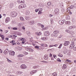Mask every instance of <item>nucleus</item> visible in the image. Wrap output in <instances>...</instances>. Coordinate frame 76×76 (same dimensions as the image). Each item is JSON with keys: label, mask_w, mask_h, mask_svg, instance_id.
<instances>
[{"label": "nucleus", "mask_w": 76, "mask_h": 76, "mask_svg": "<svg viewBox=\"0 0 76 76\" xmlns=\"http://www.w3.org/2000/svg\"><path fill=\"white\" fill-rule=\"evenodd\" d=\"M20 19L22 21H24V20H25V19H24V18H23L22 17H20Z\"/></svg>", "instance_id": "393cba45"}, {"label": "nucleus", "mask_w": 76, "mask_h": 76, "mask_svg": "<svg viewBox=\"0 0 76 76\" xmlns=\"http://www.w3.org/2000/svg\"><path fill=\"white\" fill-rule=\"evenodd\" d=\"M34 47L35 48H37V49L39 48V47L37 46H35Z\"/></svg>", "instance_id": "8fccbe9b"}, {"label": "nucleus", "mask_w": 76, "mask_h": 76, "mask_svg": "<svg viewBox=\"0 0 76 76\" xmlns=\"http://www.w3.org/2000/svg\"><path fill=\"white\" fill-rule=\"evenodd\" d=\"M41 12V11H39V12L38 14H41V13H42V12Z\"/></svg>", "instance_id": "052dcab7"}, {"label": "nucleus", "mask_w": 76, "mask_h": 76, "mask_svg": "<svg viewBox=\"0 0 76 76\" xmlns=\"http://www.w3.org/2000/svg\"><path fill=\"white\" fill-rule=\"evenodd\" d=\"M5 39L6 41H8V40H9V38L7 37L5 38Z\"/></svg>", "instance_id": "5fc2aeb1"}, {"label": "nucleus", "mask_w": 76, "mask_h": 76, "mask_svg": "<svg viewBox=\"0 0 76 76\" xmlns=\"http://www.w3.org/2000/svg\"><path fill=\"white\" fill-rule=\"evenodd\" d=\"M58 12H59V10L58 9L56 8L55 10L54 13L55 15H58Z\"/></svg>", "instance_id": "423d86ee"}, {"label": "nucleus", "mask_w": 76, "mask_h": 76, "mask_svg": "<svg viewBox=\"0 0 76 76\" xmlns=\"http://www.w3.org/2000/svg\"><path fill=\"white\" fill-rule=\"evenodd\" d=\"M65 32H67L68 33H69V34H71V35H73L74 34V32L73 31H70L69 30H66L65 31Z\"/></svg>", "instance_id": "20e7f679"}, {"label": "nucleus", "mask_w": 76, "mask_h": 76, "mask_svg": "<svg viewBox=\"0 0 76 76\" xmlns=\"http://www.w3.org/2000/svg\"><path fill=\"white\" fill-rule=\"evenodd\" d=\"M29 48H25V50L27 51H29Z\"/></svg>", "instance_id": "a18cd8bd"}, {"label": "nucleus", "mask_w": 76, "mask_h": 76, "mask_svg": "<svg viewBox=\"0 0 76 76\" xmlns=\"http://www.w3.org/2000/svg\"><path fill=\"white\" fill-rule=\"evenodd\" d=\"M38 10H39V11H42V8H38Z\"/></svg>", "instance_id": "4c0bfd02"}, {"label": "nucleus", "mask_w": 76, "mask_h": 76, "mask_svg": "<svg viewBox=\"0 0 76 76\" xmlns=\"http://www.w3.org/2000/svg\"><path fill=\"white\" fill-rule=\"evenodd\" d=\"M21 25H22V23H20L19 24V26H21Z\"/></svg>", "instance_id": "338daca9"}, {"label": "nucleus", "mask_w": 76, "mask_h": 76, "mask_svg": "<svg viewBox=\"0 0 76 76\" xmlns=\"http://www.w3.org/2000/svg\"><path fill=\"white\" fill-rule=\"evenodd\" d=\"M42 25V24H41L40 23H38V26H41Z\"/></svg>", "instance_id": "603ef678"}, {"label": "nucleus", "mask_w": 76, "mask_h": 76, "mask_svg": "<svg viewBox=\"0 0 76 76\" xmlns=\"http://www.w3.org/2000/svg\"><path fill=\"white\" fill-rule=\"evenodd\" d=\"M17 44H18V45H20V43H19V41H17Z\"/></svg>", "instance_id": "de8ad7c7"}, {"label": "nucleus", "mask_w": 76, "mask_h": 76, "mask_svg": "<svg viewBox=\"0 0 76 76\" xmlns=\"http://www.w3.org/2000/svg\"><path fill=\"white\" fill-rule=\"evenodd\" d=\"M54 34H58L59 33V31L56 30L54 31Z\"/></svg>", "instance_id": "b1692460"}, {"label": "nucleus", "mask_w": 76, "mask_h": 76, "mask_svg": "<svg viewBox=\"0 0 76 76\" xmlns=\"http://www.w3.org/2000/svg\"><path fill=\"white\" fill-rule=\"evenodd\" d=\"M58 56H59V57H63V55L61 53H59L58 55Z\"/></svg>", "instance_id": "c9c22d12"}, {"label": "nucleus", "mask_w": 76, "mask_h": 76, "mask_svg": "<svg viewBox=\"0 0 76 76\" xmlns=\"http://www.w3.org/2000/svg\"><path fill=\"white\" fill-rule=\"evenodd\" d=\"M12 17H16V16H17L18 15V13H17V12L14 11L13 12H11L10 13Z\"/></svg>", "instance_id": "f257e3e1"}, {"label": "nucleus", "mask_w": 76, "mask_h": 76, "mask_svg": "<svg viewBox=\"0 0 76 76\" xmlns=\"http://www.w3.org/2000/svg\"><path fill=\"white\" fill-rule=\"evenodd\" d=\"M10 43H12V45H14L15 44H16V43L15 42V40H12L11 42H10Z\"/></svg>", "instance_id": "4468645a"}, {"label": "nucleus", "mask_w": 76, "mask_h": 76, "mask_svg": "<svg viewBox=\"0 0 76 76\" xmlns=\"http://www.w3.org/2000/svg\"><path fill=\"white\" fill-rule=\"evenodd\" d=\"M70 7L71 9H73V8H74V6H73V5H72Z\"/></svg>", "instance_id": "37998d69"}, {"label": "nucleus", "mask_w": 76, "mask_h": 76, "mask_svg": "<svg viewBox=\"0 0 76 76\" xmlns=\"http://www.w3.org/2000/svg\"><path fill=\"white\" fill-rule=\"evenodd\" d=\"M58 22L60 25H63L64 23V21L63 20H59Z\"/></svg>", "instance_id": "ddd939ff"}, {"label": "nucleus", "mask_w": 76, "mask_h": 76, "mask_svg": "<svg viewBox=\"0 0 76 76\" xmlns=\"http://www.w3.org/2000/svg\"><path fill=\"white\" fill-rule=\"evenodd\" d=\"M24 54L25 55H27V54H28V53L24 51Z\"/></svg>", "instance_id": "a19ab883"}, {"label": "nucleus", "mask_w": 76, "mask_h": 76, "mask_svg": "<svg viewBox=\"0 0 76 76\" xmlns=\"http://www.w3.org/2000/svg\"><path fill=\"white\" fill-rule=\"evenodd\" d=\"M49 35H50V33H49L48 31H45L44 33V35L45 36H48Z\"/></svg>", "instance_id": "9d476101"}, {"label": "nucleus", "mask_w": 76, "mask_h": 76, "mask_svg": "<svg viewBox=\"0 0 76 76\" xmlns=\"http://www.w3.org/2000/svg\"><path fill=\"white\" fill-rule=\"evenodd\" d=\"M35 34H36V35H37V36H39L41 35V34H42V33H41V32H39V33H38V32H36L35 33Z\"/></svg>", "instance_id": "f3484780"}, {"label": "nucleus", "mask_w": 76, "mask_h": 76, "mask_svg": "<svg viewBox=\"0 0 76 76\" xmlns=\"http://www.w3.org/2000/svg\"><path fill=\"white\" fill-rule=\"evenodd\" d=\"M70 22L69 21H66L65 22V24L66 25H69L70 23Z\"/></svg>", "instance_id": "cd10ccee"}, {"label": "nucleus", "mask_w": 76, "mask_h": 76, "mask_svg": "<svg viewBox=\"0 0 76 76\" xmlns=\"http://www.w3.org/2000/svg\"><path fill=\"white\" fill-rule=\"evenodd\" d=\"M67 68V66H66V65L64 64L62 66L63 69H66Z\"/></svg>", "instance_id": "4be33fe9"}, {"label": "nucleus", "mask_w": 76, "mask_h": 76, "mask_svg": "<svg viewBox=\"0 0 76 76\" xmlns=\"http://www.w3.org/2000/svg\"><path fill=\"white\" fill-rule=\"evenodd\" d=\"M8 76H14V75H10V74H8Z\"/></svg>", "instance_id": "774afa93"}, {"label": "nucleus", "mask_w": 76, "mask_h": 76, "mask_svg": "<svg viewBox=\"0 0 76 76\" xmlns=\"http://www.w3.org/2000/svg\"><path fill=\"white\" fill-rule=\"evenodd\" d=\"M16 73L17 74H19V75H20V74L23 73V72H22L19 71H17Z\"/></svg>", "instance_id": "a878e982"}, {"label": "nucleus", "mask_w": 76, "mask_h": 76, "mask_svg": "<svg viewBox=\"0 0 76 76\" xmlns=\"http://www.w3.org/2000/svg\"><path fill=\"white\" fill-rule=\"evenodd\" d=\"M26 33L28 36H30V34H31V33H30V32L29 31H28Z\"/></svg>", "instance_id": "7c9ffc66"}, {"label": "nucleus", "mask_w": 76, "mask_h": 76, "mask_svg": "<svg viewBox=\"0 0 76 76\" xmlns=\"http://www.w3.org/2000/svg\"><path fill=\"white\" fill-rule=\"evenodd\" d=\"M25 7H26V4H21L19 6L18 9H23V8H25Z\"/></svg>", "instance_id": "f03ea898"}, {"label": "nucleus", "mask_w": 76, "mask_h": 76, "mask_svg": "<svg viewBox=\"0 0 76 76\" xmlns=\"http://www.w3.org/2000/svg\"><path fill=\"white\" fill-rule=\"evenodd\" d=\"M18 3H24V0H18Z\"/></svg>", "instance_id": "2eb2a0df"}, {"label": "nucleus", "mask_w": 76, "mask_h": 76, "mask_svg": "<svg viewBox=\"0 0 76 76\" xmlns=\"http://www.w3.org/2000/svg\"><path fill=\"white\" fill-rule=\"evenodd\" d=\"M26 15H28L29 14V12L28 11H27L26 12Z\"/></svg>", "instance_id": "c85d7f7f"}, {"label": "nucleus", "mask_w": 76, "mask_h": 76, "mask_svg": "<svg viewBox=\"0 0 76 76\" xmlns=\"http://www.w3.org/2000/svg\"><path fill=\"white\" fill-rule=\"evenodd\" d=\"M28 51H29V52H33L34 51V50L32 49L29 48Z\"/></svg>", "instance_id": "bb28decb"}, {"label": "nucleus", "mask_w": 76, "mask_h": 76, "mask_svg": "<svg viewBox=\"0 0 76 76\" xmlns=\"http://www.w3.org/2000/svg\"><path fill=\"white\" fill-rule=\"evenodd\" d=\"M20 67L22 69H25L27 68V66H26L25 64H24L21 65L20 66Z\"/></svg>", "instance_id": "39448f33"}, {"label": "nucleus", "mask_w": 76, "mask_h": 76, "mask_svg": "<svg viewBox=\"0 0 76 76\" xmlns=\"http://www.w3.org/2000/svg\"><path fill=\"white\" fill-rule=\"evenodd\" d=\"M57 61H59V62H61V60L59 58H58L57 59Z\"/></svg>", "instance_id": "e433bc0d"}, {"label": "nucleus", "mask_w": 76, "mask_h": 76, "mask_svg": "<svg viewBox=\"0 0 76 76\" xmlns=\"http://www.w3.org/2000/svg\"><path fill=\"white\" fill-rule=\"evenodd\" d=\"M37 72V70H34L32 72H31L30 74H31V75H33V74H34V73H36Z\"/></svg>", "instance_id": "a211bd4d"}, {"label": "nucleus", "mask_w": 76, "mask_h": 76, "mask_svg": "<svg viewBox=\"0 0 76 76\" xmlns=\"http://www.w3.org/2000/svg\"><path fill=\"white\" fill-rule=\"evenodd\" d=\"M70 10V8L69 7L67 8V10H67V11H68V10H69V12Z\"/></svg>", "instance_id": "3c124183"}, {"label": "nucleus", "mask_w": 76, "mask_h": 76, "mask_svg": "<svg viewBox=\"0 0 76 76\" xmlns=\"http://www.w3.org/2000/svg\"><path fill=\"white\" fill-rule=\"evenodd\" d=\"M40 45H41V46H42L43 47H48V45H47L45 43L41 44Z\"/></svg>", "instance_id": "dca6fc26"}, {"label": "nucleus", "mask_w": 76, "mask_h": 76, "mask_svg": "<svg viewBox=\"0 0 76 76\" xmlns=\"http://www.w3.org/2000/svg\"><path fill=\"white\" fill-rule=\"evenodd\" d=\"M52 54L50 53V57H52Z\"/></svg>", "instance_id": "69168bd1"}, {"label": "nucleus", "mask_w": 76, "mask_h": 76, "mask_svg": "<svg viewBox=\"0 0 76 76\" xmlns=\"http://www.w3.org/2000/svg\"><path fill=\"white\" fill-rule=\"evenodd\" d=\"M66 19H70V16L69 15H66Z\"/></svg>", "instance_id": "c756f323"}, {"label": "nucleus", "mask_w": 76, "mask_h": 76, "mask_svg": "<svg viewBox=\"0 0 76 76\" xmlns=\"http://www.w3.org/2000/svg\"><path fill=\"white\" fill-rule=\"evenodd\" d=\"M7 61H8V62L9 63H11V62H12V61L9 60L8 58L7 59Z\"/></svg>", "instance_id": "58836bf2"}, {"label": "nucleus", "mask_w": 76, "mask_h": 76, "mask_svg": "<svg viewBox=\"0 0 76 76\" xmlns=\"http://www.w3.org/2000/svg\"><path fill=\"white\" fill-rule=\"evenodd\" d=\"M41 62H42V63H47V61H41Z\"/></svg>", "instance_id": "0e129e2a"}, {"label": "nucleus", "mask_w": 76, "mask_h": 76, "mask_svg": "<svg viewBox=\"0 0 76 76\" xmlns=\"http://www.w3.org/2000/svg\"><path fill=\"white\" fill-rule=\"evenodd\" d=\"M0 37L2 38V40H3V39H4V35H1L0 36Z\"/></svg>", "instance_id": "2f4dec72"}, {"label": "nucleus", "mask_w": 76, "mask_h": 76, "mask_svg": "<svg viewBox=\"0 0 76 76\" xmlns=\"http://www.w3.org/2000/svg\"><path fill=\"white\" fill-rule=\"evenodd\" d=\"M20 40L21 41H24V40H25V39L24 38H21Z\"/></svg>", "instance_id": "4d7b16f0"}, {"label": "nucleus", "mask_w": 76, "mask_h": 76, "mask_svg": "<svg viewBox=\"0 0 76 76\" xmlns=\"http://www.w3.org/2000/svg\"><path fill=\"white\" fill-rule=\"evenodd\" d=\"M48 56L47 55H45L44 56V58L45 60H47V59H48Z\"/></svg>", "instance_id": "aec40b11"}, {"label": "nucleus", "mask_w": 76, "mask_h": 76, "mask_svg": "<svg viewBox=\"0 0 76 76\" xmlns=\"http://www.w3.org/2000/svg\"><path fill=\"white\" fill-rule=\"evenodd\" d=\"M53 57L54 58H57V56L56 55H54L53 56Z\"/></svg>", "instance_id": "79ce46f5"}, {"label": "nucleus", "mask_w": 76, "mask_h": 76, "mask_svg": "<svg viewBox=\"0 0 76 76\" xmlns=\"http://www.w3.org/2000/svg\"><path fill=\"white\" fill-rule=\"evenodd\" d=\"M75 28V26H70L68 28V29H70V30H71V29H72L73 28Z\"/></svg>", "instance_id": "6ab92c4d"}, {"label": "nucleus", "mask_w": 76, "mask_h": 76, "mask_svg": "<svg viewBox=\"0 0 76 76\" xmlns=\"http://www.w3.org/2000/svg\"><path fill=\"white\" fill-rule=\"evenodd\" d=\"M33 68L34 69H37V67L36 66H35L33 67Z\"/></svg>", "instance_id": "e2e57ef3"}, {"label": "nucleus", "mask_w": 76, "mask_h": 76, "mask_svg": "<svg viewBox=\"0 0 76 76\" xmlns=\"http://www.w3.org/2000/svg\"><path fill=\"white\" fill-rule=\"evenodd\" d=\"M72 21L73 22H75V19L73 18H72Z\"/></svg>", "instance_id": "ea45409f"}, {"label": "nucleus", "mask_w": 76, "mask_h": 76, "mask_svg": "<svg viewBox=\"0 0 76 76\" xmlns=\"http://www.w3.org/2000/svg\"><path fill=\"white\" fill-rule=\"evenodd\" d=\"M26 20H29L30 19V18L28 17H26Z\"/></svg>", "instance_id": "f704fd0d"}, {"label": "nucleus", "mask_w": 76, "mask_h": 76, "mask_svg": "<svg viewBox=\"0 0 76 76\" xmlns=\"http://www.w3.org/2000/svg\"><path fill=\"white\" fill-rule=\"evenodd\" d=\"M69 43H70V42L66 41L65 42L64 44V45H65V46H68V45H69Z\"/></svg>", "instance_id": "1a4fd4ad"}, {"label": "nucleus", "mask_w": 76, "mask_h": 76, "mask_svg": "<svg viewBox=\"0 0 76 76\" xmlns=\"http://www.w3.org/2000/svg\"><path fill=\"white\" fill-rule=\"evenodd\" d=\"M73 50H75V51H76V47H74L73 48Z\"/></svg>", "instance_id": "bf43d9fd"}, {"label": "nucleus", "mask_w": 76, "mask_h": 76, "mask_svg": "<svg viewBox=\"0 0 76 76\" xmlns=\"http://www.w3.org/2000/svg\"><path fill=\"white\" fill-rule=\"evenodd\" d=\"M48 29V28H47V27H45L43 28L42 29V31H44V30H45L46 29Z\"/></svg>", "instance_id": "473e14b6"}, {"label": "nucleus", "mask_w": 76, "mask_h": 76, "mask_svg": "<svg viewBox=\"0 0 76 76\" xmlns=\"http://www.w3.org/2000/svg\"><path fill=\"white\" fill-rule=\"evenodd\" d=\"M48 4L49 6H50L51 5V3L50 2H48Z\"/></svg>", "instance_id": "72a5a7b5"}, {"label": "nucleus", "mask_w": 76, "mask_h": 76, "mask_svg": "<svg viewBox=\"0 0 76 76\" xmlns=\"http://www.w3.org/2000/svg\"><path fill=\"white\" fill-rule=\"evenodd\" d=\"M63 53L64 54H66V53H67V52H66V51L65 50H64V51H63Z\"/></svg>", "instance_id": "09e8293b"}, {"label": "nucleus", "mask_w": 76, "mask_h": 76, "mask_svg": "<svg viewBox=\"0 0 76 76\" xmlns=\"http://www.w3.org/2000/svg\"><path fill=\"white\" fill-rule=\"evenodd\" d=\"M10 20V18L9 17L5 19V22L7 23Z\"/></svg>", "instance_id": "9b49d317"}, {"label": "nucleus", "mask_w": 76, "mask_h": 76, "mask_svg": "<svg viewBox=\"0 0 76 76\" xmlns=\"http://www.w3.org/2000/svg\"><path fill=\"white\" fill-rule=\"evenodd\" d=\"M13 30H17V29H18V28L16 27H14L13 28Z\"/></svg>", "instance_id": "c03bdc74"}, {"label": "nucleus", "mask_w": 76, "mask_h": 76, "mask_svg": "<svg viewBox=\"0 0 76 76\" xmlns=\"http://www.w3.org/2000/svg\"><path fill=\"white\" fill-rule=\"evenodd\" d=\"M52 75L54 76H57V73L56 72H54L52 74Z\"/></svg>", "instance_id": "5701e85b"}, {"label": "nucleus", "mask_w": 76, "mask_h": 76, "mask_svg": "<svg viewBox=\"0 0 76 76\" xmlns=\"http://www.w3.org/2000/svg\"><path fill=\"white\" fill-rule=\"evenodd\" d=\"M9 51V50H8V49H6L3 52L4 54V55H7V54H8Z\"/></svg>", "instance_id": "0eeeda50"}, {"label": "nucleus", "mask_w": 76, "mask_h": 76, "mask_svg": "<svg viewBox=\"0 0 76 76\" xmlns=\"http://www.w3.org/2000/svg\"><path fill=\"white\" fill-rule=\"evenodd\" d=\"M34 20H29L28 22V23L29 25H33V24H34Z\"/></svg>", "instance_id": "6e6552de"}, {"label": "nucleus", "mask_w": 76, "mask_h": 76, "mask_svg": "<svg viewBox=\"0 0 76 76\" xmlns=\"http://www.w3.org/2000/svg\"><path fill=\"white\" fill-rule=\"evenodd\" d=\"M14 5V4L13 3H11L10 5V8H12L13 7V5Z\"/></svg>", "instance_id": "412c9836"}, {"label": "nucleus", "mask_w": 76, "mask_h": 76, "mask_svg": "<svg viewBox=\"0 0 76 76\" xmlns=\"http://www.w3.org/2000/svg\"><path fill=\"white\" fill-rule=\"evenodd\" d=\"M39 11V10H38V9H36L35 10V11L36 12H37L38 11Z\"/></svg>", "instance_id": "6e6d98bb"}, {"label": "nucleus", "mask_w": 76, "mask_h": 76, "mask_svg": "<svg viewBox=\"0 0 76 76\" xmlns=\"http://www.w3.org/2000/svg\"><path fill=\"white\" fill-rule=\"evenodd\" d=\"M54 36L55 37H57V34H55L54 35Z\"/></svg>", "instance_id": "13d9d810"}, {"label": "nucleus", "mask_w": 76, "mask_h": 76, "mask_svg": "<svg viewBox=\"0 0 76 76\" xmlns=\"http://www.w3.org/2000/svg\"><path fill=\"white\" fill-rule=\"evenodd\" d=\"M50 21L51 23H53V19H51Z\"/></svg>", "instance_id": "49530a36"}, {"label": "nucleus", "mask_w": 76, "mask_h": 76, "mask_svg": "<svg viewBox=\"0 0 76 76\" xmlns=\"http://www.w3.org/2000/svg\"><path fill=\"white\" fill-rule=\"evenodd\" d=\"M23 56H24V55H22V54L20 55V57H23Z\"/></svg>", "instance_id": "680f3d73"}, {"label": "nucleus", "mask_w": 76, "mask_h": 76, "mask_svg": "<svg viewBox=\"0 0 76 76\" xmlns=\"http://www.w3.org/2000/svg\"><path fill=\"white\" fill-rule=\"evenodd\" d=\"M66 61H67L68 62H71V61H70L69 60H68V59H67L66 60Z\"/></svg>", "instance_id": "864d4df0"}, {"label": "nucleus", "mask_w": 76, "mask_h": 76, "mask_svg": "<svg viewBox=\"0 0 76 76\" xmlns=\"http://www.w3.org/2000/svg\"><path fill=\"white\" fill-rule=\"evenodd\" d=\"M9 55L10 56H15V52L14 51L11 50L9 51Z\"/></svg>", "instance_id": "7ed1b4c3"}, {"label": "nucleus", "mask_w": 76, "mask_h": 76, "mask_svg": "<svg viewBox=\"0 0 76 76\" xmlns=\"http://www.w3.org/2000/svg\"><path fill=\"white\" fill-rule=\"evenodd\" d=\"M75 46V45H74V43H73L72 44H71L69 46V48L72 49V48H73Z\"/></svg>", "instance_id": "f8f14e48"}]
</instances>
